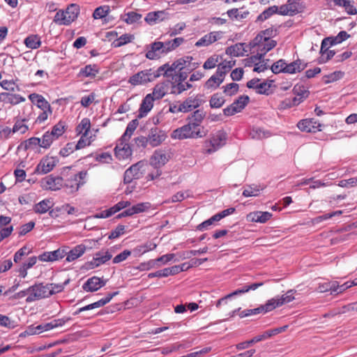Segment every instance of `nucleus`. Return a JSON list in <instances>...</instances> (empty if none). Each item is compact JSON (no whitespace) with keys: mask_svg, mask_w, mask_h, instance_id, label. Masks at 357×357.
<instances>
[{"mask_svg":"<svg viewBox=\"0 0 357 357\" xmlns=\"http://www.w3.org/2000/svg\"><path fill=\"white\" fill-rule=\"evenodd\" d=\"M235 61L233 59L224 60L222 62L219 61L218 69L216 72H220L223 77H225L226 74L234 67Z\"/></svg>","mask_w":357,"mask_h":357,"instance_id":"nucleus-45","label":"nucleus"},{"mask_svg":"<svg viewBox=\"0 0 357 357\" xmlns=\"http://www.w3.org/2000/svg\"><path fill=\"white\" fill-rule=\"evenodd\" d=\"M227 135L224 131L219 130L213 134L208 140L204 143L205 153H213L220 149L226 143Z\"/></svg>","mask_w":357,"mask_h":357,"instance_id":"nucleus-5","label":"nucleus"},{"mask_svg":"<svg viewBox=\"0 0 357 357\" xmlns=\"http://www.w3.org/2000/svg\"><path fill=\"white\" fill-rule=\"evenodd\" d=\"M106 281L98 277L93 276L86 281L83 284L82 288L86 292H93L98 291L101 287H104Z\"/></svg>","mask_w":357,"mask_h":357,"instance_id":"nucleus-24","label":"nucleus"},{"mask_svg":"<svg viewBox=\"0 0 357 357\" xmlns=\"http://www.w3.org/2000/svg\"><path fill=\"white\" fill-rule=\"evenodd\" d=\"M26 98L20 94L7 92L0 93V102H3L4 103L15 105L24 102Z\"/></svg>","mask_w":357,"mask_h":357,"instance_id":"nucleus-26","label":"nucleus"},{"mask_svg":"<svg viewBox=\"0 0 357 357\" xmlns=\"http://www.w3.org/2000/svg\"><path fill=\"white\" fill-rule=\"evenodd\" d=\"M109 12V7L108 6H99L95 9L93 17L94 19H102L107 15Z\"/></svg>","mask_w":357,"mask_h":357,"instance_id":"nucleus-58","label":"nucleus"},{"mask_svg":"<svg viewBox=\"0 0 357 357\" xmlns=\"http://www.w3.org/2000/svg\"><path fill=\"white\" fill-rule=\"evenodd\" d=\"M297 127L302 132H316L321 130V124L314 119H305L299 121Z\"/></svg>","mask_w":357,"mask_h":357,"instance_id":"nucleus-17","label":"nucleus"},{"mask_svg":"<svg viewBox=\"0 0 357 357\" xmlns=\"http://www.w3.org/2000/svg\"><path fill=\"white\" fill-rule=\"evenodd\" d=\"M170 84L171 83L169 81L159 82L155 85L152 93L150 94L155 98V100H160L166 94L168 93Z\"/></svg>","mask_w":357,"mask_h":357,"instance_id":"nucleus-25","label":"nucleus"},{"mask_svg":"<svg viewBox=\"0 0 357 357\" xmlns=\"http://www.w3.org/2000/svg\"><path fill=\"white\" fill-rule=\"evenodd\" d=\"M286 62L284 59H280L275 62L271 67L272 73L278 74L284 73Z\"/></svg>","mask_w":357,"mask_h":357,"instance_id":"nucleus-60","label":"nucleus"},{"mask_svg":"<svg viewBox=\"0 0 357 357\" xmlns=\"http://www.w3.org/2000/svg\"><path fill=\"white\" fill-rule=\"evenodd\" d=\"M126 18L124 22L128 24H134L142 19V15L139 13L131 11L126 14Z\"/></svg>","mask_w":357,"mask_h":357,"instance_id":"nucleus-61","label":"nucleus"},{"mask_svg":"<svg viewBox=\"0 0 357 357\" xmlns=\"http://www.w3.org/2000/svg\"><path fill=\"white\" fill-rule=\"evenodd\" d=\"M174 71V70L172 68V65H169V63H165L157 69L151 68V74L153 80H155L157 78L160 77L161 75L164 76H168L172 75L171 73L169 74V73H172Z\"/></svg>","mask_w":357,"mask_h":357,"instance_id":"nucleus-40","label":"nucleus"},{"mask_svg":"<svg viewBox=\"0 0 357 357\" xmlns=\"http://www.w3.org/2000/svg\"><path fill=\"white\" fill-rule=\"evenodd\" d=\"M155 100V98L150 93H148L144 98L139 107L140 116L146 115L151 110L153 107V102Z\"/></svg>","mask_w":357,"mask_h":357,"instance_id":"nucleus-37","label":"nucleus"},{"mask_svg":"<svg viewBox=\"0 0 357 357\" xmlns=\"http://www.w3.org/2000/svg\"><path fill=\"white\" fill-rule=\"evenodd\" d=\"M166 13L165 10H158L149 13L144 18L146 22L149 24H153L165 20Z\"/></svg>","mask_w":357,"mask_h":357,"instance_id":"nucleus-38","label":"nucleus"},{"mask_svg":"<svg viewBox=\"0 0 357 357\" xmlns=\"http://www.w3.org/2000/svg\"><path fill=\"white\" fill-rule=\"evenodd\" d=\"M24 44L29 49H37L41 45L40 38L38 35H30L24 39Z\"/></svg>","mask_w":357,"mask_h":357,"instance_id":"nucleus-47","label":"nucleus"},{"mask_svg":"<svg viewBox=\"0 0 357 357\" xmlns=\"http://www.w3.org/2000/svg\"><path fill=\"white\" fill-rule=\"evenodd\" d=\"M29 119V115L23 119L15 118L14 125L12 129L13 133L25 134L29 130V126L26 123Z\"/></svg>","mask_w":357,"mask_h":357,"instance_id":"nucleus-28","label":"nucleus"},{"mask_svg":"<svg viewBox=\"0 0 357 357\" xmlns=\"http://www.w3.org/2000/svg\"><path fill=\"white\" fill-rule=\"evenodd\" d=\"M129 141H123L122 138H120L119 143L114 148V154L117 159L119 160H126L131 156L132 149L128 144Z\"/></svg>","mask_w":357,"mask_h":357,"instance_id":"nucleus-16","label":"nucleus"},{"mask_svg":"<svg viewBox=\"0 0 357 357\" xmlns=\"http://www.w3.org/2000/svg\"><path fill=\"white\" fill-rule=\"evenodd\" d=\"M250 135L252 139H261L268 137L270 136V133L260 128H254L250 131Z\"/></svg>","mask_w":357,"mask_h":357,"instance_id":"nucleus-53","label":"nucleus"},{"mask_svg":"<svg viewBox=\"0 0 357 357\" xmlns=\"http://www.w3.org/2000/svg\"><path fill=\"white\" fill-rule=\"evenodd\" d=\"M58 162L57 157L47 155L40 160L37 166V170L43 174H47L54 168Z\"/></svg>","mask_w":357,"mask_h":357,"instance_id":"nucleus-21","label":"nucleus"},{"mask_svg":"<svg viewBox=\"0 0 357 357\" xmlns=\"http://www.w3.org/2000/svg\"><path fill=\"white\" fill-rule=\"evenodd\" d=\"M334 285L336 284L333 282V281L320 283L317 287V291L321 293L331 291V294H333L335 288Z\"/></svg>","mask_w":357,"mask_h":357,"instance_id":"nucleus-59","label":"nucleus"},{"mask_svg":"<svg viewBox=\"0 0 357 357\" xmlns=\"http://www.w3.org/2000/svg\"><path fill=\"white\" fill-rule=\"evenodd\" d=\"M220 61V56L217 54H213L208 57L204 63L203 68L205 70H210L218 66Z\"/></svg>","mask_w":357,"mask_h":357,"instance_id":"nucleus-54","label":"nucleus"},{"mask_svg":"<svg viewBox=\"0 0 357 357\" xmlns=\"http://www.w3.org/2000/svg\"><path fill=\"white\" fill-rule=\"evenodd\" d=\"M344 76V73L340 70L335 71L329 75L324 76V82L326 84L335 82L340 79Z\"/></svg>","mask_w":357,"mask_h":357,"instance_id":"nucleus-57","label":"nucleus"},{"mask_svg":"<svg viewBox=\"0 0 357 357\" xmlns=\"http://www.w3.org/2000/svg\"><path fill=\"white\" fill-rule=\"evenodd\" d=\"M117 294H119V291H115L113 293L108 294L105 298H101L100 300H99L96 302H94L91 304H89L84 307L79 308L77 310H76L75 312H73V314L77 315L79 313H81L82 312L102 307L105 305H106L107 303H108L112 299V298L114 296H116Z\"/></svg>","mask_w":357,"mask_h":357,"instance_id":"nucleus-20","label":"nucleus"},{"mask_svg":"<svg viewBox=\"0 0 357 357\" xmlns=\"http://www.w3.org/2000/svg\"><path fill=\"white\" fill-rule=\"evenodd\" d=\"M99 71L100 70L97 65L89 64L80 69L77 76L82 78L89 77L93 79L96 77Z\"/></svg>","mask_w":357,"mask_h":357,"instance_id":"nucleus-30","label":"nucleus"},{"mask_svg":"<svg viewBox=\"0 0 357 357\" xmlns=\"http://www.w3.org/2000/svg\"><path fill=\"white\" fill-rule=\"evenodd\" d=\"M272 217V214L267 211L251 212L247 215L248 220L255 222L265 223Z\"/></svg>","mask_w":357,"mask_h":357,"instance_id":"nucleus-29","label":"nucleus"},{"mask_svg":"<svg viewBox=\"0 0 357 357\" xmlns=\"http://www.w3.org/2000/svg\"><path fill=\"white\" fill-rule=\"evenodd\" d=\"M249 102V97L247 96H240L229 106L223 109V113L225 116H231L238 112H240L248 105Z\"/></svg>","mask_w":357,"mask_h":357,"instance_id":"nucleus-14","label":"nucleus"},{"mask_svg":"<svg viewBox=\"0 0 357 357\" xmlns=\"http://www.w3.org/2000/svg\"><path fill=\"white\" fill-rule=\"evenodd\" d=\"M112 257V255L109 250H101L94 254L91 261L86 263L87 267L91 269L96 268L109 261Z\"/></svg>","mask_w":357,"mask_h":357,"instance_id":"nucleus-12","label":"nucleus"},{"mask_svg":"<svg viewBox=\"0 0 357 357\" xmlns=\"http://www.w3.org/2000/svg\"><path fill=\"white\" fill-rule=\"evenodd\" d=\"M270 311H271V310H268L267 302H266L265 305H261L259 307H257L255 309L245 310L243 311L241 314V317H245L257 314H260V313H266V312H268Z\"/></svg>","mask_w":357,"mask_h":357,"instance_id":"nucleus-50","label":"nucleus"},{"mask_svg":"<svg viewBox=\"0 0 357 357\" xmlns=\"http://www.w3.org/2000/svg\"><path fill=\"white\" fill-rule=\"evenodd\" d=\"M55 140L56 139L54 138L50 131L45 132L40 138L41 148L45 149H49Z\"/></svg>","mask_w":357,"mask_h":357,"instance_id":"nucleus-51","label":"nucleus"},{"mask_svg":"<svg viewBox=\"0 0 357 357\" xmlns=\"http://www.w3.org/2000/svg\"><path fill=\"white\" fill-rule=\"evenodd\" d=\"M86 251V246L83 244H79L74 247L68 252H66V259L68 262H71L82 256Z\"/></svg>","mask_w":357,"mask_h":357,"instance_id":"nucleus-36","label":"nucleus"},{"mask_svg":"<svg viewBox=\"0 0 357 357\" xmlns=\"http://www.w3.org/2000/svg\"><path fill=\"white\" fill-rule=\"evenodd\" d=\"M251 44L252 48L256 49L257 55L262 59L268 52L276 46L277 42L273 39H263L261 36H257Z\"/></svg>","mask_w":357,"mask_h":357,"instance_id":"nucleus-6","label":"nucleus"},{"mask_svg":"<svg viewBox=\"0 0 357 357\" xmlns=\"http://www.w3.org/2000/svg\"><path fill=\"white\" fill-rule=\"evenodd\" d=\"M139 121L137 119H133L130 122H129L126 127L125 132L121 137L122 138V140L124 142L129 141L132 135H133L135 130L137 129Z\"/></svg>","mask_w":357,"mask_h":357,"instance_id":"nucleus-44","label":"nucleus"},{"mask_svg":"<svg viewBox=\"0 0 357 357\" xmlns=\"http://www.w3.org/2000/svg\"><path fill=\"white\" fill-rule=\"evenodd\" d=\"M205 116V113L203 110L197 109L188 118L189 122L194 123L197 128L201 130L202 126L201 123H202Z\"/></svg>","mask_w":357,"mask_h":357,"instance_id":"nucleus-43","label":"nucleus"},{"mask_svg":"<svg viewBox=\"0 0 357 357\" xmlns=\"http://www.w3.org/2000/svg\"><path fill=\"white\" fill-rule=\"evenodd\" d=\"M146 165L140 161L132 165L124 173L123 181L125 183H130L134 179H139L142 177L146 170Z\"/></svg>","mask_w":357,"mask_h":357,"instance_id":"nucleus-9","label":"nucleus"},{"mask_svg":"<svg viewBox=\"0 0 357 357\" xmlns=\"http://www.w3.org/2000/svg\"><path fill=\"white\" fill-rule=\"evenodd\" d=\"M63 186V179L61 176L49 175L41 180V187L44 190L56 191Z\"/></svg>","mask_w":357,"mask_h":357,"instance_id":"nucleus-13","label":"nucleus"},{"mask_svg":"<svg viewBox=\"0 0 357 357\" xmlns=\"http://www.w3.org/2000/svg\"><path fill=\"white\" fill-rule=\"evenodd\" d=\"M91 120L85 117L80 121L75 129L76 135L80 136L79 140L82 139V144L86 146H90L96 139V135L91 132Z\"/></svg>","mask_w":357,"mask_h":357,"instance_id":"nucleus-4","label":"nucleus"},{"mask_svg":"<svg viewBox=\"0 0 357 357\" xmlns=\"http://www.w3.org/2000/svg\"><path fill=\"white\" fill-rule=\"evenodd\" d=\"M163 52V43L154 42L151 45V49L146 53V57L149 59L153 60L160 57Z\"/></svg>","mask_w":357,"mask_h":357,"instance_id":"nucleus-32","label":"nucleus"},{"mask_svg":"<svg viewBox=\"0 0 357 357\" xmlns=\"http://www.w3.org/2000/svg\"><path fill=\"white\" fill-rule=\"evenodd\" d=\"M201 104L202 100L198 96H190L181 103L182 106L181 109H183V113H186L197 108Z\"/></svg>","mask_w":357,"mask_h":357,"instance_id":"nucleus-33","label":"nucleus"},{"mask_svg":"<svg viewBox=\"0 0 357 357\" xmlns=\"http://www.w3.org/2000/svg\"><path fill=\"white\" fill-rule=\"evenodd\" d=\"M263 285V283L259 282V283H253L249 285H245L241 289H238L236 291L226 295L225 296L220 298L218 301L215 303V307L220 311L223 312H227L228 314H231V312H232L231 315H234V313L235 311H231V305L230 303V299L231 297L237 295H240L242 294H245L248 292L250 290H255L258 287Z\"/></svg>","mask_w":357,"mask_h":357,"instance_id":"nucleus-1","label":"nucleus"},{"mask_svg":"<svg viewBox=\"0 0 357 357\" xmlns=\"http://www.w3.org/2000/svg\"><path fill=\"white\" fill-rule=\"evenodd\" d=\"M135 39V36L130 33H125L121 36L119 38L116 39L113 43L112 45L114 47H120L128 43L132 42Z\"/></svg>","mask_w":357,"mask_h":357,"instance_id":"nucleus-48","label":"nucleus"},{"mask_svg":"<svg viewBox=\"0 0 357 357\" xmlns=\"http://www.w3.org/2000/svg\"><path fill=\"white\" fill-rule=\"evenodd\" d=\"M225 102V100L219 93H214L209 101L210 106L212 108H220Z\"/></svg>","mask_w":357,"mask_h":357,"instance_id":"nucleus-55","label":"nucleus"},{"mask_svg":"<svg viewBox=\"0 0 357 357\" xmlns=\"http://www.w3.org/2000/svg\"><path fill=\"white\" fill-rule=\"evenodd\" d=\"M79 13V6L72 3L66 10L58 11L54 17V22L59 25H69L77 18Z\"/></svg>","mask_w":357,"mask_h":357,"instance_id":"nucleus-2","label":"nucleus"},{"mask_svg":"<svg viewBox=\"0 0 357 357\" xmlns=\"http://www.w3.org/2000/svg\"><path fill=\"white\" fill-rule=\"evenodd\" d=\"M151 74V68L144 69L139 71L137 73L130 76L128 82L133 86L146 85L147 84L153 82Z\"/></svg>","mask_w":357,"mask_h":357,"instance_id":"nucleus-8","label":"nucleus"},{"mask_svg":"<svg viewBox=\"0 0 357 357\" xmlns=\"http://www.w3.org/2000/svg\"><path fill=\"white\" fill-rule=\"evenodd\" d=\"M67 128L68 126L66 123L61 120L52 128L50 132L54 137V138L58 139L66 132Z\"/></svg>","mask_w":357,"mask_h":357,"instance_id":"nucleus-42","label":"nucleus"},{"mask_svg":"<svg viewBox=\"0 0 357 357\" xmlns=\"http://www.w3.org/2000/svg\"><path fill=\"white\" fill-rule=\"evenodd\" d=\"M96 161L102 164H110L113 161L112 155L109 152L97 153L95 156Z\"/></svg>","mask_w":357,"mask_h":357,"instance_id":"nucleus-56","label":"nucleus"},{"mask_svg":"<svg viewBox=\"0 0 357 357\" xmlns=\"http://www.w3.org/2000/svg\"><path fill=\"white\" fill-rule=\"evenodd\" d=\"M86 147L82 144V139L78 140L75 144V142H68L65 146L59 151V155L62 157H67L77 150H79Z\"/></svg>","mask_w":357,"mask_h":357,"instance_id":"nucleus-27","label":"nucleus"},{"mask_svg":"<svg viewBox=\"0 0 357 357\" xmlns=\"http://www.w3.org/2000/svg\"><path fill=\"white\" fill-rule=\"evenodd\" d=\"M226 54L231 56H240L244 54V48L243 43H238L231 45L226 49Z\"/></svg>","mask_w":357,"mask_h":357,"instance_id":"nucleus-49","label":"nucleus"},{"mask_svg":"<svg viewBox=\"0 0 357 357\" xmlns=\"http://www.w3.org/2000/svg\"><path fill=\"white\" fill-rule=\"evenodd\" d=\"M147 203H139L135 206H132L130 208L123 211L122 213H119L117 215L118 218H121L123 217L131 216L134 214L144 212L146 208H148Z\"/></svg>","mask_w":357,"mask_h":357,"instance_id":"nucleus-34","label":"nucleus"},{"mask_svg":"<svg viewBox=\"0 0 357 357\" xmlns=\"http://www.w3.org/2000/svg\"><path fill=\"white\" fill-rule=\"evenodd\" d=\"M296 290L290 289L281 296H275L267 301L268 310H274L284 304L289 303L295 299Z\"/></svg>","mask_w":357,"mask_h":357,"instance_id":"nucleus-11","label":"nucleus"},{"mask_svg":"<svg viewBox=\"0 0 357 357\" xmlns=\"http://www.w3.org/2000/svg\"><path fill=\"white\" fill-rule=\"evenodd\" d=\"M225 77L220 72H215L204 84V88L208 90H215L224 82Z\"/></svg>","mask_w":357,"mask_h":357,"instance_id":"nucleus-31","label":"nucleus"},{"mask_svg":"<svg viewBox=\"0 0 357 357\" xmlns=\"http://www.w3.org/2000/svg\"><path fill=\"white\" fill-rule=\"evenodd\" d=\"M278 13L280 15H283L280 13V6L278 7L277 6H270L266 10H264L257 18V21L258 22H264L266 20L271 17L273 14Z\"/></svg>","mask_w":357,"mask_h":357,"instance_id":"nucleus-41","label":"nucleus"},{"mask_svg":"<svg viewBox=\"0 0 357 357\" xmlns=\"http://www.w3.org/2000/svg\"><path fill=\"white\" fill-rule=\"evenodd\" d=\"M271 82L272 81L259 82L257 93L268 95L271 91Z\"/></svg>","mask_w":357,"mask_h":357,"instance_id":"nucleus-63","label":"nucleus"},{"mask_svg":"<svg viewBox=\"0 0 357 357\" xmlns=\"http://www.w3.org/2000/svg\"><path fill=\"white\" fill-rule=\"evenodd\" d=\"M147 203H139L135 206H132L130 208L123 211L122 213H119L117 215L118 218H121L123 217L131 216L134 214L144 212L146 208H148Z\"/></svg>","mask_w":357,"mask_h":357,"instance_id":"nucleus-35","label":"nucleus"},{"mask_svg":"<svg viewBox=\"0 0 357 357\" xmlns=\"http://www.w3.org/2000/svg\"><path fill=\"white\" fill-rule=\"evenodd\" d=\"M148 140L149 145L155 147L160 145L167 138V134L165 131L157 127L152 128L148 134Z\"/></svg>","mask_w":357,"mask_h":357,"instance_id":"nucleus-15","label":"nucleus"},{"mask_svg":"<svg viewBox=\"0 0 357 357\" xmlns=\"http://www.w3.org/2000/svg\"><path fill=\"white\" fill-rule=\"evenodd\" d=\"M304 68L305 66L301 63L300 60H297L289 64L286 63L284 73L294 74L298 72H301Z\"/></svg>","mask_w":357,"mask_h":357,"instance_id":"nucleus-46","label":"nucleus"},{"mask_svg":"<svg viewBox=\"0 0 357 357\" xmlns=\"http://www.w3.org/2000/svg\"><path fill=\"white\" fill-rule=\"evenodd\" d=\"M223 37V32L221 31H211L199 39L195 43V46L199 47H207L215 42L220 40Z\"/></svg>","mask_w":357,"mask_h":357,"instance_id":"nucleus-18","label":"nucleus"},{"mask_svg":"<svg viewBox=\"0 0 357 357\" xmlns=\"http://www.w3.org/2000/svg\"><path fill=\"white\" fill-rule=\"evenodd\" d=\"M31 295L26 298L27 303H31L35 301L48 298V288L46 284L43 283L35 284L30 287Z\"/></svg>","mask_w":357,"mask_h":357,"instance_id":"nucleus-10","label":"nucleus"},{"mask_svg":"<svg viewBox=\"0 0 357 357\" xmlns=\"http://www.w3.org/2000/svg\"><path fill=\"white\" fill-rule=\"evenodd\" d=\"M66 255V250L64 248H59L52 252H44L40 254L38 258L41 261H55L63 258Z\"/></svg>","mask_w":357,"mask_h":357,"instance_id":"nucleus-23","label":"nucleus"},{"mask_svg":"<svg viewBox=\"0 0 357 357\" xmlns=\"http://www.w3.org/2000/svg\"><path fill=\"white\" fill-rule=\"evenodd\" d=\"M192 85L188 82H178V83L173 86L172 93L180 94L182 92L190 89Z\"/></svg>","mask_w":357,"mask_h":357,"instance_id":"nucleus-62","label":"nucleus"},{"mask_svg":"<svg viewBox=\"0 0 357 357\" xmlns=\"http://www.w3.org/2000/svg\"><path fill=\"white\" fill-rule=\"evenodd\" d=\"M54 206L51 199H45L33 206V211L36 213L44 214L49 211Z\"/></svg>","mask_w":357,"mask_h":357,"instance_id":"nucleus-39","label":"nucleus"},{"mask_svg":"<svg viewBox=\"0 0 357 357\" xmlns=\"http://www.w3.org/2000/svg\"><path fill=\"white\" fill-rule=\"evenodd\" d=\"M260 189L257 185H250L243 191V195L245 197H256L259 195Z\"/></svg>","mask_w":357,"mask_h":357,"instance_id":"nucleus-64","label":"nucleus"},{"mask_svg":"<svg viewBox=\"0 0 357 357\" xmlns=\"http://www.w3.org/2000/svg\"><path fill=\"white\" fill-rule=\"evenodd\" d=\"M192 57L191 56H186L178 59L172 64V68L174 71L178 70V71L186 69L188 71H191L192 69L197 67L198 63H192Z\"/></svg>","mask_w":357,"mask_h":357,"instance_id":"nucleus-19","label":"nucleus"},{"mask_svg":"<svg viewBox=\"0 0 357 357\" xmlns=\"http://www.w3.org/2000/svg\"><path fill=\"white\" fill-rule=\"evenodd\" d=\"M169 159V155L162 150H156L150 158V165L152 167L164 166Z\"/></svg>","mask_w":357,"mask_h":357,"instance_id":"nucleus-22","label":"nucleus"},{"mask_svg":"<svg viewBox=\"0 0 357 357\" xmlns=\"http://www.w3.org/2000/svg\"><path fill=\"white\" fill-rule=\"evenodd\" d=\"M204 135L201 130L194 123L188 121L186 125L176 128L171 133V137L174 139H185L188 138H200Z\"/></svg>","mask_w":357,"mask_h":357,"instance_id":"nucleus-3","label":"nucleus"},{"mask_svg":"<svg viewBox=\"0 0 357 357\" xmlns=\"http://www.w3.org/2000/svg\"><path fill=\"white\" fill-rule=\"evenodd\" d=\"M68 282V280L66 281L63 284H54V283H50L47 284V287L48 288V294L49 296H51L52 295L60 293L63 291L65 285L67 284Z\"/></svg>","mask_w":357,"mask_h":357,"instance_id":"nucleus-52","label":"nucleus"},{"mask_svg":"<svg viewBox=\"0 0 357 357\" xmlns=\"http://www.w3.org/2000/svg\"><path fill=\"white\" fill-rule=\"evenodd\" d=\"M86 171H81L68 179L65 183H63V186L66 188L68 193H74L78 191L79 188L86 183Z\"/></svg>","mask_w":357,"mask_h":357,"instance_id":"nucleus-7","label":"nucleus"}]
</instances>
